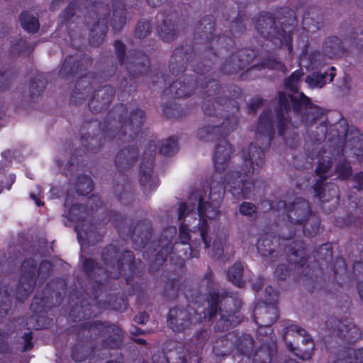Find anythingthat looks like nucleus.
<instances>
[{
    "instance_id": "1",
    "label": "nucleus",
    "mask_w": 363,
    "mask_h": 363,
    "mask_svg": "<svg viewBox=\"0 0 363 363\" xmlns=\"http://www.w3.org/2000/svg\"><path fill=\"white\" fill-rule=\"evenodd\" d=\"M152 234L151 222L147 219L138 221L135 226L130 225L127 233L133 247L142 251L143 257L150 259L148 271L155 274L169 257L172 270L162 272V280L164 283L162 296L167 301L177 298L184 279L185 259L198 258L200 251L198 247L190 244L189 229L185 222L179 226V237L173 243L177 228L167 226L161 232L157 240L150 242Z\"/></svg>"
},
{
    "instance_id": "2",
    "label": "nucleus",
    "mask_w": 363,
    "mask_h": 363,
    "mask_svg": "<svg viewBox=\"0 0 363 363\" xmlns=\"http://www.w3.org/2000/svg\"><path fill=\"white\" fill-rule=\"evenodd\" d=\"M146 119L143 110L135 108L128 113L126 104H116L107 113L104 123L96 119L86 121L79 129L83 154L81 150H76L67 162L63 165L60 160H56L62 174L76 177L75 182H93L94 174L89 165V153H97L104 146L106 140L129 143L135 139L140 133Z\"/></svg>"
},
{
    "instance_id": "3",
    "label": "nucleus",
    "mask_w": 363,
    "mask_h": 363,
    "mask_svg": "<svg viewBox=\"0 0 363 363\" xmlns=\"http://www.w3.org/2000/svg\"><path fill=\"white\" fill-rule=\"evenodd\" d=\"M103 267L96 259L84 257L82 259V271L87 279L94 282L95 296L110 281L118 280L121 276L125 277V281L128 286L127 292L129 296L140 294L144 291L145 284L143 281L144 267L140 260L136 261L133 252L125 250L122 252L116 245L108 244L100 253Z\"/></svg>"
},
{
    "instance_id": "4",
    "label": "nucleus",
    "mask_w": 363,
    "mask_h": 363,
    "mask_svg": "<svg viewBox=\"0 0 363 363\" xmlns=\"http://www.w3.org/2000/svg\"><path fill=\"white\" fill-rule=\"evenodd\" d=\"M208 307L200 313L194 311L193 315L187 308L176 306L170 308L167 315V323L169 329L177 333H182L191 328V325L201 323L206 319L213 320L218 312L220 318L216 322L214 330L216 332L228 330L238 325L242 315L237 301L232 294L226 290L208 291L207 295Z\"/></svg>"
},
{
    "instance_id": "5",
    "label": "nucleus",
    "mask_w": 363,
    "mask_h": 363,
    "mask_svg": "<svg viewBox=\"0 0 363 363\" xmlns=\"http://www.w3.org/2000/svg\"><path fill=\"white\" fill-rule=\"evenodd\" d=\"M92 62V58L85 54L70 55L65 58L59 69L58 74L62 79L79 77L70 95V102L74 105L82 104L95 85L106 82L116 75L117 63L104 67L99 72L86 74V72L91 66Z\"/></svg>"
},
{
    "instance_id": "6",
    "label": "nucleus",
    "mask_w": 363,
    "mask_h": 363,
    "mask_svg": "<svg viewBox=\"0 0 363 363\" xmlns=\"http://www.w3.org/2000/svg\"><path fill=\"white\" fill-rule=\"evenodd\" d=\"M52 268V262L47 259H43L38 268L37 261L34 258H27L22 262L20 278L15 292L13 293L9 285L0 287V321L8 314L13 296L18 303L24 302L33 291L38 277L43 279H47L50 275Z\"/></svg>"
},
{
    "instance_id": "7",
    "label": "nucleus",
    "mask_w": 363,
    "mask_h": 363,
    "mask_svg": "<svg viewBox=\"0 0 363 363\" xmlns=\"http://www.w3.org/2000/svg\"><path fill=\"white\" fill-rule=\"evenodd\" d=\"M296 235L294 230L288 235L282 232L278 236L266 234L257 240L258 252L264 257L268 264H272L283 256L295 267H302L306 262V244L302 239L293 240Z\"/></svg>"
},
{
    "instance_id": "8",
    "label": "nucleus",
    "mask_w": 363,
    "mask_h": 363,
    "mask_svg": "<svg viewBox=\"0 0 363 363\" xmlns=\"http://www.w3.org/2000/svg\"><path fill=\"white\" fill-rule=\"evenodd\" d=\"M333 252L331 243L326 242L320 245L313 252V261L302 270L303 275L308 278L323 277L325 281L328 280L342 288L343 284L348 279L347 266L342 257H337L332 261Z\"/></svg>"
},
{
    "instance_id": "9",
    "label": "nucleus",
    "mask_w": 363,
    "mask_h": 363,
    "mask_svg": "<svg viewBox=\"0 0 363 363\" xmlns=\"http://www.w3.org/2000/svg\"><path fill=\"white\" fill-rule=\"evenodd\" d=\"M115 281H110L104 288L98 292L95 296L94 290V282L91 286V295L86 294L85 296H77V302L69 308L68 315L74 322L81 321L91 318H95L99 313V309L113 310L116 311L123 312L128 306V298L123 294L118 293L108 294L107 301H98V298L103 291H111Z\"/></svg>"
},
{
    "instance_id": "10",
    "label": "nucleus",
    "mask_w": 363,
    "mask_h": 363,
    "mask_svg": "<svg viewBox=\"0 0 363 363\" xmlns=\"http://www.w3.org/2000/svg\"><path fill=\"white\" fill-rule=\"evenodd\" d=\"M114 52L118 62L121 66L125 65L127 77H122L117 74L116 81L117 86L121 92L127 93L128 96L136 91V79L146 75L150 71V59L145 52L140 50H134L126 56V45L121 40H116L113 43Z\"/></svg>"
},
{
    "instance_id": "11",
    "label": "nucleus",
    "mask_w": 363,
    "mask_h": 363,
    "mask_svg": "<svg viewBox=\"0 0 363 363\" xmlns=\"http://www.w3.org/2000/svg\"><path fill=\"white\" fill-rule=\"evenodd\" d=\"M210 194L209 199L211 202L203 201L201 194L199 191H194L189 196V200L194 199V203L187 204L186 202L179 203L178 209V220L184 222V218L193 213L197 205L198 216L199 217L197 228L200 233L202 242L205 245V248H208L211 243V239L208 236L209 225L208 220L215 218L219 213L220 203L223 200L224 192L219 194L218 198L213 199L212 184L209 183Z\"/></svg>"
},
{
    "instance_id": "12",
    "label": "nucleus",
    "mask_w": 363,
    "mask_h": 363,
    "mask_svg": "<svg viewBox=\"0 0 363 363\" xmlns=\"http://www.w3.org/2000/svg\"><path fill=\"white\" fill-rule=\"evenodd\" d=\"M257 140L263 139L265 140L264 149L257 146L254 143L242 151V164L239 167V169L234 171H255V165L261 167L265 161V150H268L271 145V142L274 139L275 130L273 123L272 111L270 109L264 110L259 116L257 125Z\"/></svg>"
},
{
    "instance_id": "13",
    "label": "nucleus",
    "mask_w": 363,
    "mask_h": 363,
    "mask_svg": "<svg viewBox=\"0 0 363 363\" xmlns=\"http://www.w3.org/2000/svg\"><path fill=\"white\" fill-rule=\"evenodd\" d=\"M343 304L340 306L344 313V317L337 318L330 316L325 321V333L330 338L342 340L347 344L354 343L362 336L359 328L352 321L349 320L347 315H350V308L352 305L349 296H342Z\"/></svg>"
},
{
    "instance_id": "14",
    "label": "nucleus",
    "mask_w": 363,
    "mask_h": 363,
    "mask_svg": "<svg viewBox=\"0 0 363 363\" xmlns=\"http://www.w3.org/2000/svg\"><path fill=\"white\" fill-rule=\"evenodd\" d=\"M88 215L87 206L80 203L72 205L65 212L66 218L76 223L75 231L81 247L94 246L104 237V234L97 230L96 225L86 223Z\"/></svg>"
},
{
    "instance_id": "15",
    "label": "nucleus",
    "mask_w": 363,
    "mask_h": 363,
    "mask_svg": "<svg viewBox=\"0 0 363 363\" xmlns=\"http://www.w3.org/2000/svg\"><path fill=\"white\" fill-rule=\"evenodd\" d=\"M313 104L311 99L303 92H301L299 98H297L292 94L279 91L278 103L274 108L278 135L280 137L285 136L289 123L291 121L289 113L291 109L296 115H298L303 108H311Z\"/></svg>"
},
{
    "instance_id": "16",
    "label": "nucleus",
    "mask_w": 363,
    "mask_h": 363,
    "mask_svg": "<svg viewBox=\"0 0 363 363\" xmlns=\"http://www.w3.org/2000/svg\"><path fill=\"white\" fill-rule=\"evenodd\" d=\"M89 333L96 342L99 337H103L101 346L103 348L115 350L121 349L124 343V333L118 323H111L108 320H91L85 322L80 333Z\"/></svg>"
},
{
    "instance_id": "17",
    "label": "nucleus",
    "mask_w": 363,
    "mask_h": 363,
    "mask_svg": "<svg viewBox=\"0 0 363 363\" xmlns=\"http://www.w3.org/2000/svg\"><path fill=\"white\" fill-rule=\"evenodd\" d=\"M282 338L288 350L302 360L311 359L315 344L306 330L296 325H289L284 329Z\"/></svg>"
},
{
    "instance_id": "18",
    "label": "nucleus",
    "mask_w": 363,
    "mask_h": 363,
    "mask_svg": "<svg viewBox=\"0 0 363 363\" xmlns=\"http://www.w3.org/2000/svg\"><path fill=\"white\" fill-rule=\"evenodd\" d=\"M186 6L190 7L184 4L176 5L174 1H169L162 10L164 18L157 26V31L163 42H172L179 35V30L176 21L180 16H186Z\"/></svg>"
},
{
    "instance_id": "19",
    "label": "nucleus",
    "mask_w": 363,
    "mask_h": 363,
    "mask_svg": "<svg viewBox=\"0 0 363 363\" xmlns=\"http://www.w3.org/2000/svg\"><path fill=\"white\" fill-rule=\"evenodd\" d=\"M264 203L268 205L269 211L286 213L289 223L294 226L313 212L311 210L309 201L301 197L296 198L289 205L281 199L263 201L262 204Z\"/></svg>"
},
{
    "instance_id": "20",
    "label": "nucleus",
    "mask_w": 363,
    "mask_h": 363,
    "mask_svg": "<svg viewBox=\"0 0 363 363\" xmlns=\"http://www.w3.org/2000/svg\"><path fill=\"white\" fill-rule=\"evenodd\" d=\"M110 8L108 4L102 1L95 3L92 11L87 17H96L97 21L89 31V43L91 47H99L105 40L108 30Z\"/></svg>"
},
{
    "instance_id": "21",
    "label": "nucleus",
    "mask_w": 363,
    "mask_h": 363,
    "mask_svg": "<svg viewBox=\"0 0 363 363\" xmlns=\"http://www.w3.org/2000/svg\"><path fill=\"white\" fill-rule=\"evenodd\" d=\"M258 51L255 48H244L233 52L220 66L219 71L225 75L238 73L247 67L257 57Z\"/></svg>"
},
{
    "instance_id": "22",
    "label": "nucleus",
    "mask_w": 363,
    "mask_h": 363,
    "mask_svg": "<svg viewBox=\"0 0 363 363\" xmlns=\"http://www.w3.org/2000/svg\"><path fill=\"white\" fill-rule=\"evenodd\" d=\"M84 325L85 322L72 328V332L76 334L77 341L71 350V358L75 362L85 361L94 352L96 347V342L92 335H89L88 333H80Z\"/></svg>"
},
{
    "instance_id": "23",
    "label": "nucleus",
    "mask_w": 363,
    "mask_h": 363,
    "mask_svg": "<svg viewBox=\"0 0 363 363\" xmlns=\"http://www.w3.org/2000/svg\"><path fill=\"white\" fill-rule=\"evenodd\" d=\"M296 10L298 13L300 9L304 8L300 40L307 42L309 32H315L323 27V14L320 9L317 6H306L304 3L299 1L296 4Z\"/></svg>"
},
{
    "instance_id": "24",
    "label": "nucleus",
    "mask_w": 363,
    "mask_h": 363,
    "mask_svg": "<svg viewBox=\"0 0 363 363\" xmlns=\"http://www.w3.org/2000/svg\"><path fill=\"white\" fill-rule=\"evenodd\" d=\"M257 339L261 345L255 352L252 363H271L272 357L277 353V345L273 330L271 333H265L263 330L259 333L261 325H257Z\"/></svg>"
},
{
    "instance_id": "25",
    "label": "nucleus",
    "mask_w": 363,
    "mask_h": 363,
    "mask_svg": "<svg viewBox=\"0 0 363 363\" xmlns=\"http://www.w3.org/2000/svg\"><path fill=\"white\" fill-rule=\"evenodd\" d=\"M279 318L278 307L275 305L256 303L253 311V319L257 325H261L259 333H271L272 325Z\"/></svg>"
},
{
    "instance_id": "26",
    "label": "nucleus",
    "mask_w": 363,
    "mask_h": 363,
    "mask_svg": "<svg viewBox=\"0 0 363 363\" xmlns=\"http://www.w3.org/2000/svg\"><path fill=\"white\" fill-rule=\"evenodd\" d=\"M116 90L110 85H105L94 90L89 101V108L93 113L106 111L112 103Z\"/></svg>"
},
{
    "instance_id": "27",
    "label": "nucleus",
    "mask_w": 363,
    "mask_h": 363,
    "mask_svg": "<svg viewBox=\"0 0 363 363\" xmlns=\"http://www.w3.org/2000/svg\"><path fill=\"white\" fill-rule=\"evenodd\" d=\"M272 55H274L273 52H269V55L265 56L261 62L251 66L245 72L242 73L240 78L243 80L255 79L261 75L257 72H259L264 69L284 72L286 69L285 65L282 62L277 60Z\"/></svg>"
},
{
    "instance_id": "28",
    "label": "nucleus",
    "mask_w": 363,
    "mask_h": 363,
    "mask_svg": "<svg viewBox=\"0 0 363 363\" xmlns=\"http://www.w3.org/2000/svg\"><path fill=\"white\" fill-rule=\"evenodd\" d=\"M155 155L156 144L150 140L144 149L140 163L139 182H150L154 170Z\"/></svg>"
},
{
    "instance_id": "29",
    "label": "nucleus",
    "mask_w": 363,
    "mask_h": 363,
    "mask_svg": "<svg viewBox=\"0 0 363 363\" xmlns=\"http://www.w3.org/2000/svg\"><path fill=\"white\" fill-rule=\"evenodd\" d=\"M332 134V138H337L340 140H343L347 145H353L355 143L360 142L359 138V132L357 129L353 128L349 132V125L347 120L342 118L338 122L330 125L329 130Z\"/></svg>"
},
{
    "instance_id": "30",
    "label": "nucleus",
    "mask_w": 363,
    "mask_h": 363,
    "mask_svg": "<svg viewBox=\"0 0 363 363\" xmlns=\"http://www.w3.org/2000/svg\"><path fill=\"white\" fill-rule=\"evenodd\" d=\"M339 33L350 46L355 48L359 51H363V28L355 27L354 23L350 21H345L340 27Z\"/></svg>"
},
{
    "instance_id": "31",
    "label": "nucleus",
    "mask_w": 363,
    "mask_h": 363,
    "mask_svg": "<svg viewBox=\"0 0 363 363\" xmlns=\"http://www.w3.org/2000/svg\"><path fill=\"white\" fill-rule=\"evenodd\" d=\"M138 157L139 150L136 146H127L116 153L114 163L117 169L123 173L129 171L135 164Z\"/></svg>"
},
{
    "instance_id": "32",
    "label": "nucleus",
    "mask_w": 363,
    "mask_h": 363,
    "mask_svg": "<svg viewBox=\"0 0 363 363\" xmlns=\"http://www.w3.org/2000/svg\"><path fill=\"white\" fill-rule=\"evenodd\" d=\"M314 196L324 204L333 201V208L339 203L338 187L335 183H314L313 186Z\"/></svg>"
},
{
    "instance_id": "33",
    "label": "nucleus",
    "mask_w": 363,
    "mask_h": 363,
    "mask_svg": "<svg viewBox=\"0 0 363 363\" xmlns=\"http://www.w3.org/2000/svg\"><path fill=\"white\" fill-rule=\"evenodd\" d=\"M111 11V26L113 33L118 34L127 23V11L124 1L112 0Z\"/></svg>"
},
{
    "instance_id": "34",
    "label": "nucleus",
    "mask_w": 363,
    "mask_h": 363,
    "mask_svg": "<svg viewBox=\"0 0 363 363\" xmlns=\"http://www.w3.org/2000/svg\"><path fill=\"white\" fill-rule=\"evenodd\" d=\"M322 52L331 60L340 59L347 52V48L340 38L333 35L325 39L322 45Z\"/></svg>"
},
{
    "instance_id": "35",
    "label": "nucleus",
    "mask_w": 363,
    "mask_h": 363,
    "mask_svg": "<svg viewBox=\"0 0 363 363\" xmlns=\"http://www.w3.org/2000/svg\"><path fill=\"white\" fill-rule=\"evenodd\" d=\"M301 229L303 235L307 238L315 237L321 228V219L318 213H309L306 218L294 226Z\"/></svg>"
},
{
    "instance_id": "36",
    "label": "nucleus",
    "mask_w": 363,
    "mask_h": 363,
    "mask_svg": "<svg viewBox=\"0 0 363 363\" xmlns=\"http://www.w3.org/2000/svg\"><path fill=\"white\" fill-rule=\"evenodd\" d=\"M336 75V68L334 66H330L326 71L314 72L308 75L306 79V82L311 88H322L325 84L332 82Z\"/></svg>"
},
{
    "instance_id": "37",
    "label": "nucleus",
    "mask_w": 363,
    "mask_h": 363,
    "mask_svg": "<svg viewBox=\"0 0 363 363\" xmlns=\"http://www.w3.org/2000/svg\"><path fill=\"white\" fill-rule=\"evenodd\" d=\"M235 340H236L235 332L218 337L213 344V352L215 355L225 357L230 354L234 350Z\"/></svg>"
},
{
    "instance_id": "38",
    "label": "nucleus",
    "mask_w": 363,
    "mask_h": 363,
    "mask_svg": "<svg viewBox=\"0 0 363 363\" xmlns=\"http://www.w3.org/2000/svg\"><path fill=\"white\" fill-rule=\"evenodd\" d=\"M209 331L207 329H201L196 333V350L193 353L189 354V360L186 356L179 357L182 363H201V353L203 347L209 337Z\"/></svg>"
},
{
    "instance_id": "39",
    "label": "nucleus",
    "mask_w": 363,
    "mask_h": 363,
    "mask_svg": "<svg viewBox=\"0 0 363 363\" xmlns=\"http://www.w3.org/2000/svg\"><path fill=\"white\" fill-rule=\"evenodd\" d=\"M52 301V294L45 295L44 293H38L35 296L30 304V310L38 317L37 321L47 313V309L51 307Z\"/></svg>"
},
{
    "instance_id": "40",
    "label": "nucleus",
    "mask_w": 363,
    "mask_h": 363,
    "mask_svg": "<svg viewBox=\"0 0 363 363\" xmlns=\"http://www.w3.org/2000/svg\"><path fill=\"white\" fill-rule=\"evenodd\" d=\"M220 184V189H225L228 183H217ZM233 185L230 186V192L233 196L238 200L246 199L250 198L252 189L255 183H231Z\"/></svg>"
},
{
    "instance_id": "41",
    "label": "nucleus",
    "mask_w": 363,
    "mask_h": 363,
    "mask_svg": "<svg viewBox=\"0 0 363 363\" xmlns=\"http://www.w3.org/2000/svg\"><path fill=\"white\" fill-rule=\"evenodd\" d=\"M254 347V340L250 335L242 334L238 335L236 333V340L234 342V349L240 354L250 358Z\"/></svg>"
},
{
    "instance_id": "42",
    "label": "nucleus",
    "mask_w": 363,
    "mask_h": 363,
    "mask_svg": "<svg viewBox=\"0 0 363 363\" xmlns=\"http://www.w3.org/2000/svg\"><path fill=\"white\" fill-rule=\"evenodd\" d=\"M162 111L167 118L179 119L189 114L191 108L189 106L183 107L174 102H167L162 105Z\"/></svg>"
},
{
    "instance_id": "43",
    "label": "nucleus",
    "mask_w": 363,
    "mask_h": 363,
    "mask_svg": "<svg viewBox=\"0 0 363 363\" xmlns=\"http://www.w3.org/2000/svg\"><path fill=\"white\" fill-rule=\"evenodd\" d=\"M19 21L22 28L28 33H35L39 30L38 18L28 11H23L21 13Z\"/></svg>"
},
{
    "instance_id": "44",
    "label": "nucleus",
    "mask_w": 363,
    "mask_h": 363,
    "mask_svg": "<svg viewBox=\"0 0 363 363\" xmlns=\"http://www.w3.org/2000/svg\"><path fill=\"white\" fill-rule=\"evenodd\" d=\"M244 267L240 262H235L229 267L227 272V277L229 281L239 288L245 286V281L242 279Z\"/></svg>"
},
{
    "instance_id": "45",
    "label": "nucleus",
    "mask_w": 363,
    "mask_h": 363,
    "mask_svg": "<svg viewBox=\"0 0 363 363\" xmlns=\"http://www.w3.org/2000/svg\"><path fill=\"white\" fill-rule=\"evenodd\" d=\"M34 50V46L28 44L26 39L19 38L11 41L10 54L13 57L29 55Z\"/></svg>"
},
{
    "instance_id": "46",
    "label": "nucleus",
    "mask_w": 363,
    "mask_h": 363,
    "mask_svg": "<svg viewBox=\"0 0 363 363\" xmlns=\"http://www.w3.org/2000/svg\"><path fill=\"white\" fill-rule=\"evenodd\" d=\"M333 160L330 157H321L318 158L315 169V174L319 177L315 182H325L328 178V172L332 167Z\"/></svg>"
},
{
    "instance_id": "47",
    "label": "nucleus",
    "mask_w": 363,
    "mask_h": 363,
    "mask_svg": "<svg viewBox=\"0 0 363 363\" xmlns=\"http://www.w3.org/2000/svg\"><path fill=\"white\" fill-rule=\"evenodd\" d=\"M47 79L42 74H36L31 79L29 86L30 97H38L44 91Z\"/></svg>"
},
{
    "instance_id": "48",
    "label": "nucleus",
    "mask_w": 363,
    "mask_h": 363,
    "mask_svg": "<svg viewBox=\"0 0 363 363\" xmlns=\"http://www.w3.org/2000/svg\"><path fill=\"white\" fill-rule=\"evenodd\" d=\"M152 30L151 21L146 18H141L135 27L133 35L136 39L143 40L151 33Z\"/></svg>"
},
{
    "instance_id": "49",
    "label": "nucleus",
    "mask_w": 363,
    "mask_h": 363,
    "mask_svg": "<svg viewBox=\"0 0 363 363\" xmlns=\"http://www.w3.org/2000/svg\"><path fill=\"white\" fill-rule=\"evenodd\" d=\"M177 140L172 137L163 140L159 146V153L167 157L173 156L178 151Z\"/></svg>"
},
{
    "instance_id": "50",
    "label": "nucleus",
    "mask_w": 363,
    "mask_h": 363,
    "mask_svg": "<svg viewBox=\"0 0 363 363\" xmlns=\"http://www.w3.org/2000/svg\"><path fill=\"white\" fill-rule=\"evenodd\" d=\"M328 121L325 120L319 123L315 128V131H312L309 134L311 140L315 143H321L323 142L328 135Z\"/></svg>"
},
{
    "instance_id": "51",
    "label": "nucleus",
    "mask_w": 363,
    "mask_h": 363,
    "mask_svg": "<svg viewBox=\"0 0 363 363\" xmlns=\"http://www.w3.org/2000/svg\"><path fill=\"white\" fill-rule=\"evenodd\" d=\"M303 73L299 70L293 72L284 81L285 88L294 94L298 93L300 87V79Z\"/></svg>"
},
{
    "instance_id": "52",
    "label": "nucleus",
    "mask_w": 363,
    "mask_h": 363,
    "mask_svg": "<svg viewBox=\"0 0 363 363\" xmlns=\"http://www.w3.org/2000/svg\"><path fill=\"white\" fill-rule=\"evenodd\" d=\"M335 173L339 179L347 180L352 174V167L346 160L339 161L335 166Z\"/></svg>"
},
{
    "instance_id": "53",
    "label": "nucleus",
    "mask_w": 363,
    "mask_h": 363,
    "mask_svg": "<svg viewBox=\"0 0 363 363\" xmlns=\"http://www.w3.org/2000/svg\"><path fill=\"white\" fill-rule=\"evenodd\" d=\"M307 257L306 256V262L304 263V264L302 266V267H295L294 264H291L289 262V265H286V264H279L274 272V277L278 279V280H281V281H284L286 279L287 277L289 276L290 273H291V266H294V269H297V270H299L300 269L303 268L306 262H307Z\"/></svg>"
},
{
    "instance_id": "54",
    "label": "nucleus",
    "mask_w": 363,
    "mask_h": 363,
    "mask_svg": "<svg viewBox=\"0 0 363 363\" xmlns=\"http://www.w3.org/2000/svg\"><path fill=\"white\" fill-rule=\"evenodd\" d=\"M16 74L13 73L11 69H7L0 71V91L8 89Z\"/></svg>"
},
{
    "instance_id": "55",
    "label": "nucleus",
    "mask_w": 363,
    "mask_h": 363,
    "mask_svg": "<svg viewBox=\"0 0 363 363\" xmlns=\"http://www.w3.org/2000/svg\"><path fill=\"white\" fill-rule=\"evenodd\" d=\"M279 296V292L277 289L273 288L270 285L267 286L265 288L264 291V301L259 302L258 303L266 305H275L277 306Z\"/></svg>"
},
{
    "instance_id": "56",
    "label": "nucleus",
    "mask_w": 363,
    "mask_h": 363,
    "mask_svg": "<svg viewBox=\"0 0 363 363\" xmlns=\"http://www.w3.org/2000/svg\"><path fill=\"white\" fill-rule=\"evenodd\" d=\"M239 213L247 218H255L257 213V206L251 202L243 201L239 206Z\"/></svg>"
},
{
    "instance_id": "57",
    "label": "nucleus",
    "mask_w": 363,
    "mask_h": 363,
    "mask_svg": "<svg viewBox=\"0 0 363 363\" xmlns=\"http://www.w3.org/2000/svg\"><path fill=\"white\" fill-rule=\"evenodd\" d=\"M106 217L108 222L114 223L118 234L121 235L122 230L120 223H123L125 220V218L122 217L118 212L112 211L107 212Z\"/></svg>"
},
{
    "instance_id": "58",
    "label": "nucleus",
    "mask_w": 363,
    "mask_h": 363,
    "mask_svg": "<svg viewBox=\"0 0 363 363\" xmlns=\"http://www.w3.org/2000/svg\"><path fill=\"white\" fill-rule=\"evenodd\" d=\"M94 183H74V189L79 195L86 196L92 191Z\"/></svg>"
},
{
    "instance_id": "59",
    "label": "nucleus",
    "mask_w": 363,
    "mask_h": 363,
    "mask_svg": "<svg viewBox=\"0 0 363 363\" xmlns=\"http://www.w3.org/2000/svg\"><path fill=\"white\" fill-rule=\"evenodd\" d=\"M347 357L349 363H363V347L348 351Z\"/></svg>"
},
{
    "instance_id": "60",
    "label": "nucleus",
    "mask_w": 363,
    "mask_h": 363,
    "mask_svg": "<svg viewBox=\"0 0 363 363\" xmlns=\"http://www.w3.org/2000/svg\"><path fill=\"white\" fill-rule=\"evenodd\" d=\"M76 3L74 1L70 2L60 13V17L65 21H69L75 14Z\"/></svg>"
},
{
    "instance_id": "61",
    "label": "nucleus",
    "mask_w": 363,
    "mask_h": 363,
    "mask_svg": "<svg viewBox=\"0 0 363 363\" xmlns=\"http://www.w3.org/2000/svg\"><path fill=\"white\" fill-rule=\"evenodd\" d=\"M42 187L39 184L35 185V189L30 192V198L35 201L37 206H43L44 203L41 201L42 196Z\"/></svg>"
},
{
    "instance_id": "62",
    "label": "nucleus",
    "mask_w": 363,
    "mask_h": 363,
    "mask_svg": "<svg viewBox=\"0 0 363 363\" xmlns=\"http://www.w3.org/2000/svg\"><path fill=\"white\" fill-rule=\"evenodd\" d=\"M22 338L23 339L22 351L26 352L32 350L34 347V343L33 342V333L31 331L25 333L22 336Z\"/></svg>"
},
{
    "instance_id": "63",
    "label": "nucleus",
    "mask_w": 363,
    "mask_h": 363,
    "mask_svg": "<svg viewBox=\"0 0 363 363\" xmlns=\"http://www.w3.org/2000/svg\"><path fill=\"white\" fill-rule=\"evenodd\" d=\"M264 104V99L260 97L252 99L248 104V113L250 114H256L257 111Z\"/></svg>"
},
{
    "instance_id": "64",
    "label": "nucleus",
    "mask_w": 363,
    "mask_h": 363,
    "mask_svg": "<svg viewBox=\"0 0 363 363\" xmlns=\"http://www.w3.org/2000/svg\"><path fill=\"white\" fill-rule=\"evenodd\" d=\"M359 260H356L353 263V269L354 272H357L358 274H362L363 275V247L362 248L361 251L359 252ZM363 282V280H360L357 282V292L359 293V284L360 283Z\"/></svg>"
}]
</instances>
